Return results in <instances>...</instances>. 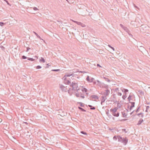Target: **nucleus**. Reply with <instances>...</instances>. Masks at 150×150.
<instances>
[{"label":"nucleus","mask_w":150,"mask_h":150,"mask_svg":"<svg viewBox=\"0 0 150 150\" xmlns=\"http://www.w3.org/2000/svg\"><path fill=\"white\" fill-rule=\"evenodd\" d=\"M72 90L75 93V96L77 98H84L87 89L83 86H79L78 83H72L71 84Z\"/></svg>","instance_id":"f257e3e1"},{"label":"nucleus","mask_w":150,"mask_h":150,"mask_svg":"<svg viewBox=\"0 0 150 150\" xmlns=\"http://www.w3.org/2000/svg\"><path fill=\"white\" fill-rule=\"evenodd\" d=\"M72 75H65L62 78V79L64 81V82L66 84L69 85L70 83V81H69V77Z\"/></svg>","instance_id":"f03ea898"},{"label":"nucleus","mask_w":150,"mask_h":150,"mask_svg":"<svg viewBox=\"0 0 150 150\" xmlns=\"http://www.w3.org/2000/svg\"><path fill=\"white\" fill-rule=\"evenodd\" d=\"M34 58H28V60L32 62L34 61L35 60H37L38 59V57L37 56H35L34 57Z\"/></svg>","instance_id":"7ed1b4c3"},{"label":"nucleus","mask_w":150,"mask_h":150,"mask_svg":"<svg viewBox=\"0 0 150 150\" xmlns=\"http://www.w3.org/2000/svg\"><path fill=\"white\" fill-rule=\"evenodd\" d=\"M86 80L88 82H91L93 81V79L91 77L88 76L86 78Z\"/></svg>","instance_id":"20e7f679"},{"label":"nucleus","mask_w":150,"mask_h":150,"mask_svg":"<svg viewBox=\"0 0 150 150\" xmlns=\"http://www.w3.org/2000/svg\"><path fill=\"white\" fill-rule=\"evenodd\" d=\"M72 21L73 22L76 23L77 24H78V25H81V26H82L83 27H84L85 26V25H84L82 23H81L80 22H77V21H73V20H72Z\"/></svg>","instance_id":"39448f33"},{"label":"nucleus","mask_w":150,"mask_h":150,"mask_svg":"<svg viewBox=\"0 0 150 150\" xmlns=\"http://www.w3.org/2000/svg\"><path fill=\"white\" fill-rule=\"evenodd\" d=\"M117 108H115L113 109H111L110 110V111L112 114V113H115V112H117Z\"/></svg>","instance_id":"423d86ee"},{"label":"nucleus","mask_w":150,"mask_h":150,"mask_svg":"<svg viewBox=\"0 0 150 150\" xmlns=\"http://www.w3.org/2000/svg\"><path fill=\"white\" fill-rule=\"evenodd\" d=\"M39 61L40 62H42L43 63H45V60L43 58L41 57V58L40 59Z\"/></svg>","instance_id":"0eeeda50"},{"label":"nucleus","mask_w":150,"mask_h":150,"mask_svg":"<svg viewBox=\"0 0 150 150\" xmlns=\"http://www.w3.org/2000/svg\"><path fill=\"white\" fill-rule=\"evenodd\" d=\"M113 115L115 116L118 117L119 116V113L117 112L112 113Z\"/></svg>","instance_id":"6e6552de"},{"label":"nucleus","mask_w":150,"mask_h":150,"mask_svg":"<svg viewBox=\"0 0 150 150\" xmlns=\"http://www.w3.org/2000/svg\"><path fill=\"white\" fill-rule=\"evenodd\" d=\"M131 105L130 106V109L131 110L134 106V103L132 102L131 103Z\"/></svg>","instance_id":"1a4fd4ad"},{"label":"nucleus","mask_w":150,"mask_h":150,"mask_svg":"<svg viewBox=\"0 0 150 150\" xmlns=\"http://www.w3.org/2000/svg\"><path fill=\"white\" fill-rule=\"evenodd\" d=\"M117 138L118 139L119 141H122V139L121 137L120 136H117Z\"/></svg>","instance_id":"9d476101"},{"label":"nucleus","mask_w":150,"mask_h":150,"mask_svg":"<svg viewBox=\"0 0 150 150\" xmlns=\"http://www.w3.org/2000/svg\"><path fill=\"white\" fill-rule=\"evenodd\" d=\"M42 67L40 65H38L35 67L36 69H41Z\"/></svg>","instance_id":"9b49d317"},{"label":"nucleus","mask_w":150,"mask_h":150,"mask_svg":"<svg viewBox=\"0 0 150 150\" xmlns=\"http://www.w3.org/2000/svg\"><path fill=\"white\" fill-rule=\"evenodd\" d=\"M60 88H61V89L62 90H64V87L62 85H61L60 86Z\"/></svg>","instance_id":"f8f14e48"},{"label":"nucleus","mask_w":150,"mask_h":150,"mask_svg":"<svg viewBox=\"0 0 150 150\" xmlns=\"http://www.w3.org/2000/svg\"><path fill=\"white\" fill-rule=\"evenodd\" d=\"M143 121V120H140L139 121L138 123V125H140V124L141 123H142Z\"/></svg>","instance_id":"ddd939ff"},{"label":"nucleus","mask_w":150,"mask_h":150,"mask_svg":"<svg viewBox=\"0 0 150 150\" xmlns=\"http://www.w3.org/2000/svg\"><path fill=\"white\" fill-rule=\"evenodd\" d=\"M79 108L82 111H83V112H85L86 111V110H84L83 109L80 107H79Z\"/></svg>","instance_id":"4468645a"},{"label":"nucleus","mask_w":150,"mask_h":150,"mask_svg":"<svg viewBox=\"0 0 150 150\" xmlns=\"http://www.w3.org/2000/svg\"><path fill=\"white\" fill-rule=\"evenodd\" d=\"M4 25V23L3 22H0V25L1 26H3Z\"/></svg>","instance_id":"2eb2a0df"},{"label":"nucleus","mask_w":150,"mask_h":150,"mask_svg":"<svg viewBox=\"0 0 150 150\" xmlns=\"http://www.w3.org/2000/svg\"><path fill=\"white\" fill-rule=\"evenodd\" d=\"M33 9L34 11H38V8L36 7H34L33 8Z\"/></svg>","instance_id":"dca6fc26"},{"label":"nucleus","mask_w":150,"mask_h":150,"mask_svg":"<svg viewBox=\"0 0 150 150\" xmlns=\"http://www.w3.org/2000/svg\"><path fill=\"white\" fill-rule=\"evenodd\" d=\"M81 133L83 134H85V135H87V134L86 133V132H85L83 131H81Z\"/></svg>","instance_id":"f3484780"},{"label":"nucleus","mask_w":150,"mask_h":150,"mask_svg":"<svg viewBox=\"0 0 150 150\" xmlns=\"http://www.w3.org/2000/svg\"><path fill=\"white\" fill-rule=\"evenodd\" d=\"M68 93L70 95H71L72 93L71 92V90H69L68 91Z\"/></svg>","instance_id":"a211bd4d"},{"label":"nucleus","mask_w":150,"mask_h":150,"mask_svg":"<svg viewBox=\"0 0 150 150\" xmlns=\"http://www.w3.org/2000/svg\"><path fill=\"white\" fill-rule=\"evenodd\" d=\"M22 58L23 59H25L27 58V57L25 56H23L22 57Z\"/></svg>","instance_id":"6ab92c4d"},{"label":"nucleus","mask_w":150,"mask_h":150,"mask_svg":"<svg viewBox=\"0 0 150 150\" xmlns=\"http://www.w3.org/2000/svg\"><path fill=\"white\" fill-rule=\"evenodd\" d=\"M59 70V69H53L52 70V71H57Z\"/></svg>","instance_id":"aec40b11"},{"label":"nucleus","mask_w":150,"mask_h":150,"mask_svg":"<svg viewBox=\"0 0 150 150\" xmlns=\"http://www.w3.org/2000/svg\"><path fill=\"white\" fill-rule=\"evenodd\" d=\"M108 46L109 47H110L111 48H112L113 50H115L114 48L113 47H111L110 45H108Z\"/></svg>","instance_id":"412c9836"},{"label":"nucleus","mask_w":150,"mask_h":150,"mask_svg":"<svg viewBox=\"0 0 150 150\" xmlns=\"http://www.w3.org/2000/svg\"><path fill=\"white\" fill-rule=\"evenodd\" d=\"M106 92H107V93L108 94H109V91L108 90H107L106 91Z\"/></svg>","instance_id":"4be33fe9"},{"label":"nucleus","mask_w":150,"mask_h":150,"mask_svg":"<svg viewBox=\"0 0 150 150\" xmlns=\"http://www.w3.org/2000/svg\"><path fill=\"white\" fill-rule=\"evenodd\" d=\"M128 91V90L127 89H125V93H126V92H127Z\"/></svg>","instance_id":"5701e85b"},{"label":"nucleus","mask_w":150,"mask_h":150,"mask_svg":"<svg viewBox=\"0 0 150 150\" xmlns=\"http://www.w3.org/2000/svg\"><path fill=\"white\" fill-rule=\"evenodd\" d=\"M30 49V48H27V52H28V50Z\"/></svg>","instance_id":"b1692460"},{"label":"nucleus","mask_w":150,"mask_h":150,"mask_svg":"<svg viewBox=\"0 0 150 150\" xmlns=\"http://www.w3.org/2000/svg\"><path fill=\"white\" fill-rule=\"evenodd\" d=\"M118 95H119V96H121L122 95V94L120 93H118Z\"/></svg>","instance_id":"393cba45"},{"label":"nucleus","mask_w":150,"mask_h":150,"mask_svg":"<svg viewBox=\"0 0 150 150\" xmlns=\"http://www.w3.org/2000/svg\"><path fill=\"white\" fill-rule=\"evenodd\" d=\"M126 97L125 96H122V98L123 99H125Z\"/></svg>","instance_id":"a878e982"},{"label":"nucleus","mask_w":150,"mask_h":150,"mask_svg":"<svg viewBox=\"0 0 150 150\" xmlns=\"http://www.w3.org/2000/svg\"><path fill=\"white\" fill-rule=\"evenodd\" d=\"M6 3L7 4H8V5H9V3H8V1H6Z\"/></svg>","instance_id":"bb28decb"},{"label":"nucleus","mask_w":150,"mask_h":150,"mask_svg":"<svg viewBox=\"0 0 150 150\" xmlns=\"http://www.w3.org/2000/svg\"><path fill=\"white\" fill-rule=\"evenodd\" d=\"M97 66H99L100 67H101V66H100L99 64H97Z\"/></svg>","instance_id":"cd10ccee"},{"label":"nucleus","mask_w":150,"mask_h":150,"mask_svg":"<svg viewBox=\"0 0 150 150\" xmlns=\"http://www.w3.org/2000/svg\"><path fill=\"white\" fill-rule=\"evenodd\" d=\"M91 109L92 110L94 109V107L91 108Z\"/></svg>","instance_id":"c85d7f7f"},{"label":"nucleus","mask_w":150,"mask_h":150,"mask_svg":"<svg viewBox=\"0 0 150 150\" xmlns=\"http://www.w3.org/2000/svg\"><path fill=\"white\" fill-rule=\"evenodd\" d=\"M88 106L90 107H92V106L90 105H89Z\"/></svg>","instance_id":"c756f323"},{"label":"nucleus","mask_w":150,"mask_h":150,"mask_svg":"<svg viewBox=\"0 0 150 150\" xmlns=\"http://www.w3.org/2000/svg\"><path fill=\"white\" fill-rule=\"evenodd\" d=\"M81 103V105L82 106V104Z\"/></svg>","instance_id":"7c9ffc66"},{"label":"nucleus","mask_w":150,"mask_h":150,"mask_svg":"<svg viewBox=\"0 0 150 150\" xmlns=\"http://www.w3.org/2000/svg\"><path fill=\"white\" fill-rule=\"evenodd\" d=\"M115 138V137H114L113 138L114 139Z\"/></svg>","instance_id":"2f4dec72"},{"label":"nucleus","mask_w":150,"mask_h":150,"mask_svg":"<svg viewBox=\"0 0 150 150\" xmlns=\"http://www.w3.org/2000/svg\"><path fill=\"white\" fill-rule=\"evenodd\" d=\"M126 116V115H125L124 116V117H125V116Z\"/></svg>","instance_id":"473e14b6"},{"label":"nucleus","mask_w":150,"mask_h":150,"mask_svg":"<svg viewBox=\"0 0 150 150\" xmlns=\"http://www.w3.org/2000/svg\"><path fill=\"white\" fill-rule=\"evenodd\" d=\"M130 97V96H129V98H128Z\"/></svg>","instance_id":"72a5a7b5"}]
</instances>
